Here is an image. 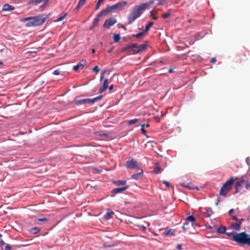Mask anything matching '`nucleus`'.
Instances as JSON below:
<instances>
[{
	"label": "nucleus",
	"instance_id": "nucleus-1",
	"mask_svg": "<svg viewBox=\"0 0 250 250\" xmlns=\"http://www.w3.org/2000/svg\"><path fill=\"white\" fill-rule=\"evenodd\" d=\"M47 17L44 15L34 17H30L22 19L21 21H28L26 24V27L37 26L43 24L46 20Z\"/></svg>",
	"mask_w": 250,
	"mask_h": 250
},
{
	"label": "nucleus",
	"instance_id": "nucleus-2",
	"mask_svg": "<svg viewBox=\"0 0 250 250\" xmlns=\"http://www.w3.org/2000/svg\"><path fill=\"white\" fill-rule=\"evenodd\" d=\"M127 2L126 1H122L118 2L111 6H107L105 9L103 10L99 14V16H105L108 13L115 12L116 10H122L126 6Z\"/></svg>",
	"mask_w": 250,
	"mask_h": 250
},
{
	"label": "nucleus",
	"instance_id": "nucleus-3",
	"mask_svg": "<svg viewBox=\"0 0 250 250\" xmlns=\"http://www.w3.org/2000/svg\"><path fill=\"white\" fill-rule=\"evenodd\" d=\"M245 232L236 233L233 236L232 240L239 244L247 245L250 246V237Z\"/></svg>",
	"mask_w": 250,
	"mask_h": 250
},
{
	"label": "nucleus",
	"instance_id": "nucleus-4",
	"mask_svg": "<svg viewBox=\"0 0 250 250\" xmlns=\"http://www.w3.org/2000/svg\"><path fill=\"white\" fill-rule=\"evenodd\" d=\"M144 10L139 5L135 6L128 16V22L127 24H131L134 21L139 18Z\"/></svg>",
	"mask_w": 250,
	"mask_h": 250
},
{
	"label": "nucleus",
	"instance_id": "nucleus-5",
	"mask_svg": "<svg viewBox=\"0 0 250 250\" xmlns=\"http://www.w3.org/2000/svg\"><path fill=\"white\" fill-rule=\"evenodd\" d=\"M233 183L234 179L233 177H231L223 185L220 190V194L221 196H226L227 193L230 190Z\"/></svg>",
	"mask_w": 250,
	"mask_h": 250
},
{
	"label": "nucleus",
	"instance_id": "nucleus-6",
	"mask_svg": "<svg viewBox=\"0 0 250 250\" xmlns=\"http://www.w3.org/2000/svg\"><path fill=\"white\" fill-rule=\"evenodd\" d=\"M103 96H99L93 99H75L74 103L77 105L89 103L93 104L101 100L103 98Z\"/></svg>",
	"mask_w": 250,
	"mask_h": 250
},
{
	"label": "nucleus",
	"instance_id": "nucleus-7",
	"mask_svg": "<svg viewBox=\"0 0 250 250\" xmlns=\"http://www.w3.org/2000/svg\"><path fill=\"white\" fill-rule=\"evenodd\" d=\"M125 166L128 168H139L138 163L134 159L126 161L125 164Z\"/></svg>",
	"mask_w": 250,
	"mask_h": 250
},
{
	"label": "nucleus",
	"instance_id": "nucleus-8",
	"mask_svg": "<svg viewBox=\"0 0 250 250\" xmlns=\"http://www.w3.org/2000/svg\"><path fill=\"white\" fill-rule=\"evenodd\" d=\"M162 230H163L162 234L165 236H174L176 232L175 229H168L167 228L159 229V231Z\"/></svg>",
	"mask_w": 250,
	"mask_h": 250
},
{
	"label": "nucleus",
	"instance_id": "nucleus-9",
	"mask_svg": "<svg viewBox=\"0 0 250 250\" xmlns=\"http://www.w3.org/2000/svg\"><path fill=\"white\" fill-rule=\"evenodd\" d=\"M117 21L114 18H111L106 20L104 24V27L105 28H109L111 26L116 23Z\"/></svg>",
	"mask_w": 250,
	"mask_h": 250
},
{
	"label": "nucleus",
	"instance_id": "nucleus-10",
	"mask_svg": "<svg viewBox=\"0 0 250 250\" xmlns=\"http://www.w3.org/2000/svg\"><path fill=\"white\" fill-rule=\"evenodd\" d=\"M245 182V180L244 179H240V180L237 181L235 183V193L239 192L242 189V186Z\"/></svg>",
	"mask_w": 250,
	"mask_h": 250
},
{
	"label": "nucleus",
	"instance_id": "nucleus-11",
	"mask_svg": "<svg viewBox=\"0 0 250 250\" xmlns=\"http://www.w3.org/2000/svg\"><path fill=\"white\" fill-rule=\"evenodd\" d=\"M138 47V45L136 43H133L130 45H128L126 47H125L123 49V52H128L131 51V49H132V51L137 50Z\"/></svg>",
	"mask_w": 250,
	"mask_h": 250
},
{
	"label": "nucleus",
	"instance_id": "nucleus-12",
	"mask_svg": "<svg viewBox=\"0 0 250 250\" xmlns=\"http://www.w3.org/2000/svg\"><path fill=\"white\" fill-rule=\"evenodd\" d=\"M86 64V61L85 60H82L78 64L73 66V69L75 71H77L79 69H83Z\"/></svg>",
	"mask_w": 250,
	"mask_h": 250
},
{
	"label": "nucleus",
	"instance_id": "nucleus-13",
	"mask_svg": "<svg viewBox=\"0 0 250 250\" xmlns=\"http://www.w3.org/2000/svg\"><path fill=\"white\" fill-rule=\"evenodd\" d=\"M138 172L136 174H134L131 176V178L135 180H138L141 178L143 174V170L140 168H138Z\"/></svg>",
	"mask_w": 250,
	"mask_h": 250
},
{
	"label": "nucleus",
	"instance_id": "nucleus-14",
	"mask_svg": "<svg viewBox=\"0 0 250 250\" xmlns=\"http://www.w3.org/2000/svg\"><path fill=\"white\" fill-rule=\"evenodd\" d=\"M48 1L49 0H33L30 1V3L32 4H34L35 5H37V4L40 3L42 2H44L42 6H41L42 8H44L46 6Z\"/></svg>",
	"mask_w": 250,
	"mask_h": 250
},
{
	"label": "nucleus",
	"instance_id": "nucleus-15",
	"mask_svg": "<svg viewBox=\"0 0 250 250\" xmlns=\"http://www.w3.org/2000/svg\"><path fill=\"white\" fill-rule=\"evenodd\" d=\"M127 188H128V187L127 186H125V187H122V188H116L113 189L112 190V192L113 193L117 194V193L122 192L124 191H125L126 189H127Z\"/></svg>",
	"mask_w": 250,
	"mask_h": 250
},
{
	"label": "nucleus",
	"instance_id": "nucleus-16",
	"mask_svg": "<svg viewBox=\"0 0 250 250\" xmlns=\"http://www.w3.org/2000/svg\"><path fill=\"white\" fill-rule=\"evenodd\" d=\"M147 47V45L146 44H142L139 46H138L137 50H134V52H135L136 53H139L140 52H141L146 49Z\"/></svg>",
	"mask_w": 250,
	"mask_h": 250
},
{
	"label": "nucleus",
	"instance_id": "nucleus-17",
	"mask_svg": "<svg viewBox=\"0 0 250 250\" xmlns=\"http://www.w3.org/2000/svg\"><path fill=\"white\" fill-rule=\"evenodd\" d=\"M154 2V0H151L148 2L141 3L139 5L142 8V9L144 11L147 7L153 4Z\"/></svg>",
	"mask_w": 250,
	"mask_h": 250
},
{
	"label": "nucleus",
	"instance_id": "nucleus-18",
	"mask_svg": "<svg viewBox=\"0 0 250 250\" xmlns=\"http://www.w3.org/2000/svg\"><path fill=\"white\" fill-rule=\"evenodd\" d=\"M162 169L161 168V167L160 166L159 164L158 163H156L155 164L154 170H153V173L155 174H158L162 172Z\"/></svg>",
	"mask_w": 250,
	"mask_h": 250
},
{
	"label": "nucleus",
	"instance_id": "nucleus-19",
	"mask_svg": "<svg viewBox=\"0 0 250 250\" xmlns=\"http://www.w3.org/2000/svg\"><path fill=\"white\" fill-rule=\"evenodd\" d=\"M15 9V7L8 4H5L3 5L2 10L3 11H12Z\"/></svg>",
	"mask_w": 250,
	"mask_h": 250
},
{
	"label": "nucleus",
	"instance_id": "nucleus-20",
	"mask_svg": "<svg viewBox=\"0 0 250 250\" xmlns=\"http://www.w3.org/2000/svg\"><path fill=\"white\" fill-rule=\"evenodd\" d=\"M246 57V56L245 54L240 55L238 56V58L237 59L236 62H238L241 63L243 61L247 60Z\"/></svg>",
	"mask_w": 250,
	"mask_h": 250
},
{
	"label": "nucleus",
	"instance_id": "nucleus-21",
	"mask_svg": "<svg viewBox=\"0 0 250 250\" xmlns=\"http://www.w3.org/2000/svg\"><path fill=\"white\" fill-rule=\"evenodd\" d=\"M114 214L113 211H109L107 212L104 216L105 220H109Z\"/></svg>",
	"mask_w": 250,
	"mask_h": 250
},
{
	"label": "nucleus",
	"instance_id": "nucleus-22",
	"mask_svg": "<svg viewBox=\"0 0 250 250\" xmlns=\"http://www.w3.org/2000/svg\"><path fill=\"white\" fill-rule=\"evenodd\" d=\"M232 228L236 230H239L241 228V222L233 223L231 225Z\"/></svg>",
	"mask_w": 250,
	"mask_h": 250
},
{
	"label": "nucleus",
	"instance_id": "nucleus-23",
	"mask_svg": "<svg viewBox=\"0 0 250 250\" xmlns=\"http://www.w3.org/2000/svg\"><path fill=\"white\" fill-rule=\"evenodd\" d=\"M154 23L153 22H149L146 26L145 29H144V31L146 33L147 32L150 28L152 27V26L153 25Z\"/></svg>",
	"mask_w": 250,
	"mask_h": 250
},
{
	"label": "nucleus",
	"instance_id": "nucleus-24",
	"mask_svg": "<svg viewBox=\"0 0 250 250\" xmlns=\"http://www.w3.org/2000/svg\"><path fill=\"white\" fill-rule=\"evenodd\" d=\"M85 0H79L76 8L78 9L81 8L84 4Z\"/></svg>",
	"mask_w": 250,
	"mask_h": 250
},
{
	"label": "nucleus",
	"instance_id": "nucleus-25",
	"mask_svg": "<svg viewBox=\"0 0 250 250\" xmlns=\"http://www.w3.org/2000/svg\"><path fill=\"white\" fill-rule=\"evenodd\" d=\"M139 121L138 119H134L127 121V124L128 125H132L138 123Z\"/></svg>",
	"mask_w": 250,
	"mask_h": 250
},
{
	"label": "nucleus",
	"instance_id": "nucleus-26",
	"mask_svg": "<svg viewBox=\"0 0 250 250\" xmlns=\"http://www.w3.org/2000/svg\"><path fill=\"white\" fill-rule=\"evenodd\" d=\"M196 219L193 216H189L187 217L186 222H188L189 221L192 222V225H193V222L195 221Z\"/></svg>",
	"mask_w": 250,
	"mask_h": 250
},
{
	"label": "nucleus",
	"instance_id": "nucleus-27",
	"mask_svg": "<svg viewBox=\"0 0 250 250\" xmlns=\"http://www.w3.org/2000/svg\"><path fill=\"white\" fill-rule=\"evenodd\" d=\"M115 184L117 186H125L126 184L125 181L118 180L115 182Z\"/></svg>",
	"mask_w": 250,
	"mask_h": 250
},
{
	"label": "nucleus",
	"instance_id": "nucleus-28",
	"mask_svg": "<svg viewBox=\"0 0 250 250\" xmlns=\"http://www.w3.org/2000/svg\"><path fill=\"white\" fill-rule=\"evenodd\" d=\"M226 230V228L225 227H219L217 229V232L219 233H225Z\"/></svg>",
	"mask_w": 250,
	"mask_h": 250
},
{
	"label": "nucleus",
	"instance_id": "nucleus-29",
	"mask_svg": "<svg viewBox=\"0 0 250 250\" xmlns=\"http://www.w3.org/2000/svg\"><path fill=\"white\" fill-rule=\"evenodd\" d=\"M113 40L115 42H118L120 40V34H116L113 35Z\"/></svg>",
	"mask_w": 250,
	"mask_h": 250
},
{
	"label": "nucleus",
	"instance_id": "nucleus-30",
	"mask_svg": "<svg viewBox=\"0 0 250 250\" xmlns=\"http://www.w3.org/2000/svg\"><path fill=\"white\" fill-rule=\"evenodd\" d=\"M157 13V12L155 10L150 12L151 16L152 17L153 20H156L158 19V17L155 16Z\"/></svg>",
	"mask_w": 250,
	"mask_h": 250
},
{
	"label": "nucleus",
	"instance_id": "nucleus-31",
	"mask_svg": "<svg viewBox=\"0 0 250 250\" xmlns=\"http://www.w3.org/2000/svg\"><path fill=\"white\" fill-rule=\"evenodd\" d=\"M67 16V14L66 13H64L63 14V15L62 16H60L59 18H58L56 20V21H63L65 18V17H66Z\"/></svg>",
	"mask_w": 250,
	"mask_h": 250
},
{
	"label": "nucleus",
	"instance_id": "nucleus-32",
	"mask_svg": "<svg viewBox=\"0 0 250 250\" xmlns=\"http://www.w3.org/2000/svg\"><path fill=\"white\" fill-rule=\"evenodd\" d=\"M40 229L38 227H34L32 229L31 231L33 234H36L40 231Z\"/></svg>",
	"mask_w": 250,
	"mask_h": 250
},
{
	"label": "nucleus",
	"instance_id": "nucleus-33",
	"mask_svg": "<svg viewBox=\"0 0 250 250\" xmlns=\"http://www.w3.org/2000/svg\"><path fill=\"white\" fill-rule=\"evenodd\" d=\"M145 32L143 31V32H140L136 35H133V37H135L137 38H139L144 35Z\"/></svg>",
	"mask_w": 250,
	"mask_h": 250
},
{
	"label": "nucleus",
	"instance_id": "nucleus-34",
	"mask_svg": "<svg viewBox=\"0 0 250 250\" xmlns=\"http://www.w3.org/2000/svg\"><path fill=\"white\" fill-rule=\"evenodd\" d=\"M170 15V12L169 11L164 13L163 15H162V17L163 19H167L168 18Z\"/></svg>",
	"mask_w": 250,
	"mask_h": 250
},
{
	"label": "nucleus",
	"instance_id": "nucleus-35",
	"mask_svg": "<svg viewBox=\"0 0 250 250\" xmlns=\"http://www.w3.org/2000/svg\"><path fill=\"white\" fill-rule=\"evenodd\" d=\"M101 16H99V14L97 15V17L96 18H95L93 22V24L94 26H96L99 21V17H100Z\"/></svg>",
	"mask_w": 250,
	"mask_h": 250
},
{
	"label": "nucleus",
	"instance_id": "nucleus-36",
	"mask_svg": "<svg viewBox=\"0 0 250 250\" xmlns=\"http://www.w3.org/2000/svg\"><path fill=\"white\" fill-rule=\"evenodd\" d=\"M145 124H144L143 125H141V130L142 131V133L145 135H146V130H145Z\"/></svg>",
	"mask_w": 250,
	"mask_h": 250
},
{
	"label": "nucleus",
	"instance_id": "nucleus-37",
	"mask_svg": "<svg viewBox=\"0 0 250 250\" xmlns=\"http://www.w3.org/2000/svg\"><path fill=\"white\" fill-rule=\"evenodd\" d=\"M108 79H106L104 80V83H103V86L107 88L108 87Z\"/></svg>",
	"mask_w": 250,
	"mask_h": 250
},
{
	"label": "nucleus",
	"instance_id": "nucleus-38",
	"mask_svg": "<svg viewBox=\"0 0 250 250\" xmlns=\"http://www.w3.org/2000/svg\"><path fill=\"white\" fill-rule=\"evenodd\" d=\"M162 183L163 184H164V185H165L167 187H171L170 184L168 182H167V181H166L164 180V181H162Z\"/></svg>",
	"mask_w": 250,
	"mask_h": 250
},
{
	"label": "nucleus",
	"instance_id": "nucleus-39",
	"mask_svg": "<svg viewBox=\"0 0 250 250\" xmlns=\"http://www.w3.org/2000/svg\"><path fill=\"white\" fill-rule=\"evenodd\" d=\"M107 88L104 87L103 86L101 87L100 89H99V93H102L103 92H104Z\"/></svg>",
	"mask_w": 250,
	"mask_h": 250
},
{
	"label": "nucleus",
	"instance_id": "nucleus-40",
	"mask_svg": "<svg viewBox=\"0 0 250 250\" xmlns=\"http://www.w3.org/2000/svg\"><path fill=\"white\" fill-rule=\"evenodd\" d=\"M11 249V247L10 245L8 244H6L4 248L2 249V250H10Z\"/></svg>",
	"mask_w": 250,
	"mask_h": 250
},
{
	"label": "nucleus",
	"instance_id": "nucleus-41",
	"mask_svg": "<svg viewBox=\"0 0 250 250\" xmlns=\"http://www.w3.org/2000/svg\"><path fill=\"white\" fill-rule=\"evenodd\" d=\"M182 186H184V187H186L187 188H188V189H194V188H196L197 189H198L197 187H192L190 186L189 185H187V186H184V185H182Z\"/></svg>",
	"mask_w": 250,
	"mask_h": 250
},
{
	"label": "nucleus",
	"instance_id": "nucleus-42",
	"mask_svg": "<svg viewBox=\"0 0 250 250\" xmlns=\"http://www.w3.org/2000/svg\"><path fill=\"white\" fill-rule=\"evenodd\" d=\"M92 70L98 73L100 70L98 66H95L92 68Z\"/></svg>",
	"mask_w": 250,
	"mask_h": 250
},
{
	"label": "nucleus",
	"instance_id": "nucleus-43",
	"mask_svg": "<svg viewBox=\"0 0 250 250\" xmlns=\"http://www.w3.org/2000/svg\"><path fill=\"white\" fill-rule=\"evenodd\" d=\"M60 74V72L59 70H55L53 72V74L58 75Z\"/></svg>",
	"mask_w": 250,
	"mask_h": 250
},
{
	"label": "nucleus",
	"instance_id": "nucleus-44",
	"mask_svg": "<svg viewBox=\"0 0 250 250\" xmlns=\"http://www.w3.org/2000/svg\"><path fill=\"white\" fill-rule=\"evenodd\" d=\"M101 2L100 1H99V0L98 1L97 4H96V8H95V9L97 10L98 9H99L100 6V4H101Z\"/></svg>",
	"mask_w": 250,
	"mask_h": 250
},
{
	"label": "nucleus",
	"instance_id": "nucleus-45",
	"mask_svg": "<svg viewBox=\"0 0 250 250\" xmlns=\"http://www.w3.org/2000/svg\"><path fill=\"white\" fill-rule=\"evenodd\" d=\"M38 221L40 222H46L47 221V219L46 218H42L38 219Z\"/></svg>",
	"mask_w": 250,
	"mask_h": 250
},
{
	"label": "nucleus",
	"instance_id": "nucleus-46",
	"mask_svg": "<svg viewBox=\"0 0 250 250\" xmlns=\"http://www.w3.org/2000/svg\"><path fill=\"white\" fill-rule=\"evenodd\" d=\"M176 248L178 250H181L182 249V245L181 244H177L176 246Z\"/></svg>",
	"mask_w": 250,
	"mask_h": 250
},
{
	"label": "nucleus",
	"instance_id": "nucleus-47",
	"mask_svg": "<svg viewBox=\"0 0 250 250\" xmlns=\"http://www.w3.org/2000/svg\"><path fill=\"white\" fill-rule=\"evenodd\" d=\"M139 227L143 231H145L146 229V228L144 226H139Z\"/></svg>",
	"mask_w": 250,
	"mask_h": 250
},
{
	"label": "nucleus",
	"instance_id": "nucleus-48",
	"mask_svg": "<svg viewBox=\"0 0 250 250\" xmlns=\"http://www.w3.org/2000/svg\"><path fill=\"white\" fill-rule=\"evenodd\" d=\"M212 211L211 210H208L207 212V216L210 217L211 215Z\"/></svg>",
	"mask_w": 250,
	"mask_h": 250
},
{
	"label": "nucleus",
	"instance_id": "nucleus-49",
	"mask_svg": "<svg viewBox=\"0 0 250 250\" xmlns=\"http://www.w3.org/2000/svg\"><path fill=\"white\" fill-rule=\"evenodd\" d=\"M106 72V71H104L102 74H101V77H100V80H102L103 79H104V73Z\"/></svg>",
	"mask_w": 250,
	"mask_h": 250
},
{
	"label": "nucleus",
	"instance_id": "nucleus-50",
	"mask_svg": "<svg viewBox=\"0 0 250 250\" xmlns=\"http://www.w3.org/2000/svg\"><path fill=\"white\" fill-rule=\"evenodd\" d=\"M210 62L212 63H215L216 62V59L215 58H212L210 60Z\"/></svg>",
	"mask_w": 250,
	"mask_h": 250
},
{
	"label": "nucleus",
	"instance_id": "nucleus-51",
	"mask_svg": "<svg viewBox=\"0 0 250 250\" xmlns=\"http://www.w3.org/2000/svg\"><path fill=\"white\" fill-rule=\"evenodd\" d=\"M188 222H186L185 223H184L182 226V228L184 230V231L186 229V225H188Z\"/></svg>",
	"mask_w": 250,
	"mask_h": 250
},
{
	"label": "nucleus",
	"instance_id": "nucleus-52",
	"mask_svg": "<svg viewBox=\"0 0 250 250\" xmlns=\"http://www.w3.org/2000/svg\"><path fill=\"white\" fill-rule=\"evenodd\" d=\"M4 244V241L2 239L0 240V247L3 246Z\"/></svg>",
	"mask_w": 250,
	"mask_h": 250
},
{
	"label": "nucleus",
	"instance_id": "nucleus-53",
	"mask_svg": "<svg viewBox=\"0 0 250 250\" xmlns=\"http://www.w3.org/2000/svg\"><path fill=\"white\" fill-rule=\"evenodd\" d=\"M250 187V183H248L246 184L245 187L247 189Z\"/></svg>",
	"mask_w": 250,
	"mask_h": 250
},
{
	"label": "nucleus",
	"instance_id": "nucleus-54",
	"mask_svg": "<svg viewBox=\"0 0 250 250\" xmlns=\"http://www.w3.org/2000/svg\"><path fill=\"white\" fill-rule=\"evenodd\" d=\"M233 212H234V210H233V209H231L229 211V215H232V214L233 213Z\"/></svg>",
	"mask_w": 250,
	"mask_h": 250
},
{
	"label": "nucleus",
	"instance_id": "nucleus-55",
	"mask_svg": "<svg viewBox=\"0 0 250 250\" xmlns=\"http://www.w3.org/2000/svg\"><path fill=\"white\" fill-rule=\"evenodd\" d=\"M113 246V245H106L105 244H104V248H107V247H112Z\"/></svg>",
	"mask_w": 250,
	"mask_h": 250
},
{
	"label": "nucleus",
	"instance_id": "nucleus-56",
	"mask_svg": "<svg viewBox=\"0 0 250 250\" xmlns=\"http://www.w3.org/2000/svg\"><path fill=\"white\" fill-rule=\"evenodd\" d=\"M113 85H111L109 86V90H112V89H113Z\"/></svg>",
	"mask_w": 250,
	"mask_h": 250
},
{
	"label": "nucleus",
	"instance_id": "nucleus-57",
	"mask_svg": "<svg viewBox=\"0 0 250 250\" xmlns=\"http://www.w3.org/2000/svg\"><path fill=\"white\" fill-rule=\"evenodd\" d=\"M233 219L234 220H235V221H237V220H238L237 217H236V216H234L233 217Z\"/></svg>",
	"mask_w": 250,
	"mask_h": 250
},
{
	"label": "nucleus",
	"instance_id": "nucleus-58",
	"mask_svg": "<svg viewBox=\"0 0 250 250\" xmlns=\"http://www.w3.org/2000/svg\"><path fill=\"white\" fill-rule=\"evenodd\" d=\"M173 70L172 68H170L168 70V72L170 73L173 72Z\"/></svg>",
	"mask_w": 250,
	"mask_h": 250
},
{
	"label": "nucleus",
	"instance_id": "nucleus-59",
	"mask_svg": "<svg viewBox=\"0 0 250 250\" xmlns=\"http://www.w3.org/2000/svg\"><path fill=\"white\" fill-rule=\"evenodd\" d=\"M226 234L228 236H230L232 233L229 232H226Z\"/></svg>",
	"mask_w": 250,
	"mask_h": 250
},
{
	"label": "nucleus",
	"instance_id": "nucleus-60",
	"mask_svg": "<svg viewBox=\"0 0 250 250\" xmlns=\"http://www.w3.org/2000/svg\"><path fill=\"white\" fill-rule=\"evenodd\" d=\"M153 234L154 235V236H157L158 235V234L155 233V232H153Z\"/></svg>",
	"mask_w": 250,
	"mask_h": 250
},
{
	"label": "nucleus",
	"instance_id": "nucleus-61",
	"mask_svg": "<svg viewBox=\"0 0 250 250\" xmlns=\"http://www.w3.org/2000/svg\"><path fill=\"white\" fill-rule=\"evenodd\" d=\"M149 125L148 124H147L146 125H145V127H149Z\"/></svg>",
	"mask_w": 250,
	"mask_h": 250
},
{
	"label": "nucleus",
	"instance_id": "nucleus-62",
	"mask_svg": "<svg viewBox=\"0 0 250 250\" xmlns=\"http://www.w3.org/2000/svg\"><path fill=\"white\" fill-rule=\"evenodd\" d=\"M219 202V201L218 200V202L216 203V206H218V205Z\"/></svg>",
	"mask_w": 250,
	"mask_h": 250
},
{
	"label": "nucleus",
	"instance_id": "nucleus-63",
	"mask_svg": "<svg viewBox=\"0 0 250 250\" xmlns=\"http://www.w3.org/2000/svg\"><path fill=\"white\" fill-rule=\"evenodd\" d=\"M3 64V62H0V65H2Z\"/></svg>",
	"mask_w": 250,
	"mask_h": 250
},
{
	"label": "nucleus",
	"instance_id": "nucleus-64",
	"mask_svg": "<svg viewBox=\"0 0 250 250\" xmlns=\"http://www.w3.org/2000/svg\"><path fill=\"white\" fill-rule=\"evenodd\" d=\"M243 221V219H241V221H240V222H241V223Z\"/></svg>",
	"mask_w": 250,
	"mask_h": 250
}]
</instances>
